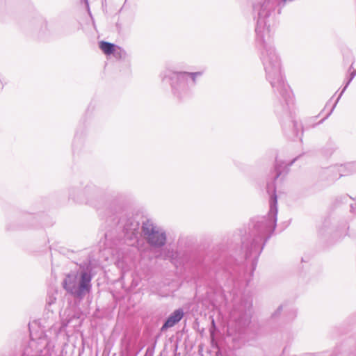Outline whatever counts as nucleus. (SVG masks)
I'll list each match as a JSON object with an SVG mask.
<instances>
[{
    "label": "nucleus",
    "instance_id": "obj_1",
    "mask_svg": "<svg viewBox=\"0 0 356 356\" xmlns=\"http://www.w3.org/2000/svg\"><path fill=\"white\" fill-rule=\"evenodd\" d=\"M275 7L274 0H263L254 6V11L257 13L256 43L260 50V59L266 80L270 83L283 111H288L293 104V95L284 79L280 58L271 43L272 33L269 17Z\"/></svg>",
    "mask_w": 356,
    "mask_h": 356
},
{
    "label": "nucleus",
    "instance_id": "obj_2",
    "mask_svg": "<svg viewBox=\"0 0 356 356\" xmlns=\"http://www.w3.org/2000/svg\"><path fill=\"white\" fill-rule=\"evenodd\" d=\"M274 180L267 183L266 191L270 196V210L267 216L258 218L252 222L248 234L242 238V250L245 259L252 261V270L257 267V261L267 241L274 232L277 216V197L275 181L283 173H286L288 166L283 162L276 161Z\"/></svg>",
    "mask_w": 356,
    "mask_h": 356
},
{
    "label": "nucleus",
    "instance_id": "obj_3",
    "mask_svg": "<svg viewBox=\"0 0 356 356\" xmlns=\"http://www.w3.org/2000/svg\"><path fill=\"white\" fill-rule=\"evenodd\" d=\"M92 271L90 264H80L76 270L65 276L62 283L63 289L72 296L83 299L92 289Z\"/></svg>",
    "mask_w": 356,
    "mask_h": 356
},
{
    "label": "nucleus",
    "instance_id": "obj_4",
    "mask_svg": "<svg viewBox=\"0 0 356 356\" xmlns=\"http://www.w3.org/2000/svg\"><path fill=\"white\" fill-rule=\"evenodd\" d=\"M203 74V71L188 72L167 70L163 80L169 83L171 92L176 98L183 99L191 95L193 89L197 83V78Z\"/></svg>",
    "mask_w": 356,
    "mask_h": 356
},
{
    "label": "nucleus",
    "instance_id": "obj_5",
    "mask_svg": "<svg viewBox=\"0 0 356 356\" xmlns=\"http://www.w3.org/2000/svg\"><path fill=\"white\" fill-rule=\"evenodd\" d=\"M69 198L76 203L88 204L97 209L104 203L102 191L92 184L87 185L83 189L78 187L70 188Z\"/></svg>",
    "mask_w": 356,
    "mask_h": 356
},
{
    "label": "nucleus",
    "instance_id": "obj_6",
    "mask_svg": "<svg viewBox=\"0 0 356 356\" xmlns=\"http://www.w3.org/2000/svg\"><path fill=\"white\" fill-rule=\"evenodd\" d=\"M31 339L24 347L22 356H53L54 345L43 332L37 335L30 330Z\"/></svg>",
    "mask_w": 356,
    "mask_h": 356
},
{
    "label": "nucleus",
    "instance_id": "obj_7",
    "mask_svg": "<svg viewBox=\"0 0 356 356\" xmlns=\"http://www.w3.org/2000/svg\"><path fill=\"white\" fill-rule=\"evenodd\" d=\"M142 233L148 244L152 247L161 248L166 243V233L152 220H146L142 225Z\"/></svg>",
    "mask_w": 356,
    "mask_h": 356
},
{
    "label": "nucleus",
    "instance_id": "obj_8",
    "mask_svg": "<svg viewBox=\"0 0 356 356\" xmlns=\"http://www.w3.org/2000/svg\"><path fill=\"white\" fill-rule=\"evenodd\" d=\"M184 316V312L181 309L174 311L167 318L161 327V331H164L169 327H173L177 323L180 321Z\"/></svg>",
    "mask_w": 356,
    "mask_h": 356
},
{
    "label": "nucleus",
    "instance_id": "obj_9",
    "mask_svg": "<svg viewBox=\"0 0 356 356\" xmlns=\"http://www.w3.org/2000/svg\"><path fill=\"white\" fill-rule=\"evenodd\" d=\"M99 48L106 55L113 54L116 58H121V49L120 47H117L113 43L102 41L99 42Z\"/></svg>",
    "mask_w": 356,
    "mask_h": 356
},
{
    "label": "nucleus",
    "instance_id": "obj_10",
    "mask_svg": "<svg viewBox=\"0 0 356 356\" xmlns=\"http://www.w3.org/2000/svg\"><path fill=\"white\" fill-rule=\"evenodd\" d=\"M289 127H291V137H298L300 135L302 134V126L300 122L291 120L289 124Z\"/></svg>",
    "mask_w": 356,
    "mask_h": 356
},
{
    "label": "nucleus",
    "instance_id": "obj_11",
    "mask_svg": "<svg viewBox=\"0 0 356 356\" xmlns=\"http://www.w3.org/2000/svg\"><path fill=\"white\" fill-rule=\"evenodd\" d=\"M356 75V70L350 73V78L348 79V80L347 81L344 88H343V90H341L340 95H339L336 102L334 104V105L332 106V108H330L329 113L327 114L326 117L323 120H324L325 119H326L328 116H330L331 115V113L333 112L339 99L341 98V97L342 96L343 93L345 92V90H346L347 87L348 86V85L350 83V82L352 81V80L354 79V77Z\"/></svg>",
    "mask_w": 356,
    "mask_h": 356
},
{
    "label": "nucleus",
    "instance_id": "obj_12",
    "mask_svg": "<svg viewBox=\"0 0 356 356\" xmlns=\"http://www.w3.org/2000/svg\"><path fill=\"white\" fill-rule=\"evenodd\" d=\"M139 224L138 222L134 220H128L124 227V229L127 233L130 232L131 235H136L138 229Z\"/></svg>",
    "mask_w": 356,
    "mask_h": 356
},
{
    "label": "nucleus",
    "instance_id": "obj_13",
    "mask_svg": "<svg viewBox=\"0 0 356 356\" xmlns=\"http://www.w3.org/2000/svg\"><path fill=\"white\" fill-rule=\"evenodd\" d=\"M56 300V297L54 296H49L47 299V304L49 305H51L52 304H54Z\"/></svg>",
    "mask_w": 356,
    "mask_h": 356
},
{
    "label": "nucleus",
    "instance_id": "obj_14",
    "mask_svg": "<svg viewBox=\"0 0 356 356\" xmlns=\"http://www.w3.org/2000/svg\"><path fill=\"white\" fill-rule=\"evenodd\" d=\"M296 310L292 309V310L290 312V313H289V318H290V319H293V318H294L296 317Z\"/></svg>",
    "mask_w": 356,
    "mask_h": 356
},
{
    "label": "nucleus",
    "instance_id": "obj_15",
    "mask_svg": "<svg viewBox=\"0 0 356 356\" xmlns=\"http://www.w3.org/2000/svg\"><path fill=\"white\" fill-rule=\"evenodd\" d=\"M282 310V306H280L277 311L273 314V316L275 317L280 314L281 311Z\"/></svg>",
    "mask_w": 356,
    "mask_h": 356
},
{
    "label": "nucleus",
    "instance_id": "obj_16",
    "mask_svg": "<svg viewBox=\"0 0 356 356\" xmlns=\"http://www.w3.org/2000/svg\"><path fill=\"white\" fill-rule=\"evenodd\" d=\"M85 2H86V8H87V9H88V12H90V8H89L88 1V0H85ZM89 14L90 15V13H89Z\"/></svg>",
    "mask_w": 356,
    "mask_h": 356
},
{
    "label": "nucleus",
    "instance_id": "obj_17",
    "mask_svg": "<svg viewBox=\"0 0 356 356\" xmlns=\"http://www.w3.org/2000/svg\"><path fill=\"white\" fill-rule=\"evenodd\" d=\"M294 0H283V1H284V2H292Z\"/></svg>",
    "mask_w": 356,
    "mask_h": 356
},
{
    "label": "nucleus",
    "instance_id": "obj_18",
    "mask_svg": "<svg viewBox=\"0 0 356 356\" xmlns=\"http://www.w3.org/2000/svg\"><path fill=\"white\" fill-rule=\"evenodd\" d=\"M294 161H295V159H293V161H291L289 163V165H292V163L294 162Z\"/></svg>",
    "mask_w": 356,
    "mask_h": 356
},
{
    "label": "nucleus",
    "instance_id": "obj_19",
    "mask_svg": "<svg viewBox=\"0 0 356 356\" xmlns=\"http://www.w3.org/2000/svg\"><path fill=\"white\" fill-rule=\"evenodd\" d=\"M53 329L56 330V328H53L52 327L51 330H53ZM58 331L55 330V333H56V335L58 334Z\"/></svg>",
    "mask_w": 356,
    "mask_h": 356
}]
</instances>
